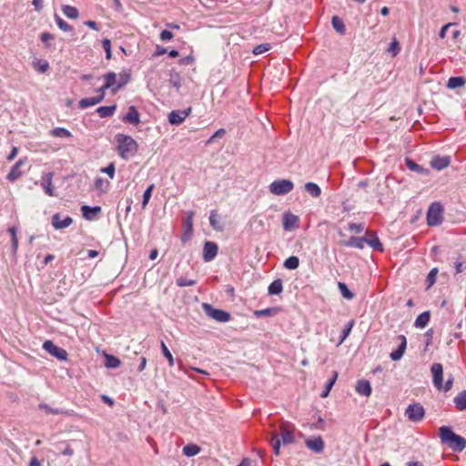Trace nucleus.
Returning a JSON list of instances; mask_svg holds the SVG:
<instances>
[{
  "label": "nucleus",
  "mask_w": 466,
  "mask_h": 466,
  "mask_svg": "<svg viewBox=\"0 0 466 466\" xmlns=\"http://www.w3.org/2000/svg\"><path fill=\"white\" fill-rule=\"evenodd\" d=\"M73 223L71 217L67 216L64 219H61L58 213L54 214L52 217V225L56 229H63L69 227Z\"/></svg>",
  "instance_id": "obj_14"
},
{
  "label": "nucleus",
  "mask_w": 466,
  "mask_h": 466,
  "mask_svg": "<svg viewBox=\"0 0 466 466\" xmlns=\"http://www.w3.org/2000/svg\"><path fill=\"white\" fill-rule=\"evenodd\" d=\"M8 232L10 233L11 238H12V250H13L14 253H15L16 250H17V248H18V238H17V236H16V232H17L16 227L9 228H8Z\"/></svg>",
  "instance_id": "obj_46"
},
{
  "label": "nucleus",
  "mask_w": 466,
  "mask_h": 466,
  "mask_svg": "<svg viewBox=\"0 0 466 466\" xmlns=\"http://www.w3.org/2000/svg\"><path fill=\"white\" fill-rule=\"evenodd\" d=\"M294 188V184L289 179H277L269 185V191L276 196H283Z\"/></svg>",
  "instance_id": "obj_6"
},
{
  "label": "nucleus",
  "mask_w": 466,
  "mask_h": 466,
  "mask_svg": "<svg viewBox=\"0 0 466 466\" xmlns=\"http://www.w3.org/2000/svg\"><path fill=\"white\" fill-rule=\"evenodd\" d=\"M337 378H338V373H337V371H333V375H332V377L329 380V381L327 382L326 387H325V390L320 393V397H321V398H326V397L329 395V391H330L331 388L333 387V385H334V383H335V381H336Z\"/></svg>",
  "instance_id": "obj_40"
},
{
  "label": "nucleus",
  "mask_w": 466,
  "mask_h": 466,
  "mask_svg": "<svg viewBox=\"0 0 466 466\" xmlns=\"http://www.w3.org/2000/svg\"><path fill=\"white\" fill-rule=\"evenodd\" d=\"M439 437L441 443L447 445L455 452H461L466 447V439L454 433L450 426L441 427L439 429Z\"/></svg>",
  "instance_id": "obj_2"
},
{
  "label": "nucleus",
  "mask_w": 466,
  "mask_h": 466,
  "mask_svg": "<svg viewBox=\"0 0 466 466\" xmlns=\"http://www.w3.org/2000/svg\"><path fill=\"white\" fill-rule=\"evenodd\" d=\"M432 382L437 390H441L443 380V367L441 363H433L431 367Z\"/></svg>",
  "instance_id": "obj_9"
},
{
  "label": "nucleus",
  "mask_w": 466,
  "mask_h": 466,
  "mask_svg": "<svg viewBox=\"0 0 466 466\" xmlns=\"http://www.w3.org/2000/svg\"><path fill=\"white\" fill-rule=\"evenodd\" d=\"M53 173L48 172L43 175L41 187L44 189L45 193L50 197L56 196L55 188L52 184Z\"/></svg>",
  "instance_id": "obj_12"
},
{
  "label": "nucleus",
  "mask_w": 466,
  "mask_h": 466,
  "mask_svg": "<svg viewBox=\"0 0 466 466\" xmlns=\"http://www.w3.org/2000/svg\"><path fill=\"white\" fill-rule=\"evenodd\" d=\"M62 11L64 15L70 19H76L79 15L78 10L71 5H64Z\"/></svg>",
  "instance_id": "obj_36"
},
{
  "label": "nucleus",
  "mask_w": 466,
  "mask_h": 466,
  "mask_svg": "<svg viewBox=\"0 0 466 466\" xmlns=\"http://www.w3.org/2000/svg\"><path fill=\"white\" fill-rule=\"evenodd\" d=\"M305 190L313 198H319L321 194L320 187L314 182L306 183Z\"/></svg>",
  "instance_id": "obj_32"
},
{
  "label": "nucleus",
  "mask_w": 466,
  "mask_h": 466,
  "mask_svg": "<svg viewBox=\"0 0 466 466\" xmlns=\"http://www.w3.org/2000/svg\"><path fill=\"white\" fill-rule=\"evenodd\" d=\"M270 48H271V46L269 44L263 43V44L256 46L253 48L252 52L254 55H261V54L268 52Z\"/></svg>",
  "instance_id": "obj_50"
},
{
  "label": "nucleus",
  "mask_w": 466,
  "mask_h": 466,
  "mask_svg": "<svg viewBox=\"0 0 466 466\" xmlns=\"http://www.w3.org/2000/svg\"><path fill=\"white\" fill-rule=\"evenodd\" d=\"M196 284V280L187 279L186 277H180L177 279V285L178 287H189L194 286Z\"/></svg>",
  "instance_id": "obj_53"
},
{
  "label": "nucleus",
  "mask_w": 466,
  "mask_h": 466,
  "mask_svg": "<svg viewBox=\"0 0 466 466\" xmlns=\"http://www.w3.org/2000/svg\"><path fill=\"white\" fill-rule=\"evenodd\" d=\"M81 210L84 218L90 220L93 218V215H96L101 211V208L98 206L89 207L85 205L81 208Z\"/></svg>",
  "instance_id": "obj_28"
},
{
  "label": "nucleus",
  "mask_w": 466,
  "mask_h": 466,
  "mask_svg": "<svg viewBox=\"0 0 466 466\" xmlns=\"http://www.w3.org/2000/svg\"><path fill=\"white\" fill-rule=\"evenodd\" d=\"M399 339H400V344L397 350H393L390 355V359L394 361L400 360L402 358L407 346V340L404 335H400Z\"/></svg>",
  "instance_id": "obj_18"
},
{
  "label": "nucleus",
  "mask_w": 466,
  "mask_h": 466,
  "mask_svg": "<svg viewBox=\"0 0 466 466\" xmlns=\"http://www.w3.org/2000/svg\"><path fill=\"white\" fill-rule=\"evenodd\" d=\"M431 319L430 311H424L420 313L415 319L414 326L416 328L423 329L425 328Z\"/></svg>",
  "instance_id": "obj_25"
},
{
  "label": "nucleus",
  "mask_w": 466,
  "mask_h": 466,
  "mask_svg": "<svg viewBox=\"0 0 466 466\" xmlns=\"http://www.w3.org/2000/svg\"><path fill=\"white\" fill-rule=\"evenodd\" d=\"M298 222H299V217L292 214V213H289V212H286L284 215H283V228L285 230H291L293 228H295L296 227H298Z\"/></svg>",
  "instance_id": "obj_17"
},
{
  "label": "nucleus",
  "mask_w": 466,
  "mask_h": 466,
  "mask_svg": "<svg viewBox=\"0 0 466 466\" xmlns=\"http://www.w3.org/2000/svg\"><path fill=\"white\" fill-rule=\"evenodd\" d=\"M443 208L441 203L431 204L427 212V224L431 227L438 226L442 221Z\"/></svg>",
  "instance_id": "obj_5"
},
{
  "label": "nucleus",
  "mask_w": 466,
  "mask_h": 466,
  "mask_svg": "<svg viewBox=\"0 0 466 466\" xmlns=\"http://www.w3.org/2000/svg\"><path fill=\"white\" fill-rule=\"evenodd\" d=\"M102 46L106 52V59H110L112 57L111 41L108 38H104L102 40Z\"/></svg>",
  "instance_id": "obj_54"
},
{
  "label": "nucleus",
  "mask_w": 466,
  "mask_h": 466,
  "mask_svg": "<svg viewBox=\"0 0 466 466\" xmlns=\"http://www.w3.org/2000/svg\"><path fill=\"white\" fill-rule=\"evenodd\" d=\"M193 216H194V213L192 211H189L187 213V218L184 222V225H185V228H186V233L185 234H187L188 232L191 233L192 231V219H193ZM187 240V237L186 235H184L182 237V241L183 242H186Z\"/></svg>",
  "instance_id": "obj_35"
},
{
  "label": "nucleus",
  "mask_w": 466,
  "mask_h": 466,
  "mask_svg": "<svg viewBox=\"0 0 466 466\" xmlns=\"http://www.w3.org/2000/svg\"><path fill=\"white\" fill-rule=\"evenodd\" d=\"M161 350L164 357L167 360L168 365L170 367L174 366V358L169 350L167 349V345L163 341H161Z\"/></svg>",
  "instance_id": "obj_49"
},
{
  "label": "nucleus",
  "mask_w": 466,
  "mask_h": 466,
  "mask_svg": "<svg viewBox=\"0 0 466 466\" xmlns=\"http://www.w3.org/2000/svg\"><path fill=\"white\" fill-rule=\"evenodd\" d=\"M115 142L117 153L122 159L128 160L137 152V143L131 136L116 134Z\"/></svg>",
  "instance_id": "obj_3"
},
{
  "label": "nucleus",
  "mask_w": 466,
  "mask_h": 466,
  "mask_svg": "<svg viewBox=\"0 0 466 466\" xmlns=\"http://www.w3.org/2000/svg\"><path fill=\"white\" fill-rule=\"evenodd\" d=\"M451 25H452V24H451V23H449V24H446L445 25H443V26L441 28V30H440L439 36H440L441 38H444V37H445V35H446V31H447V29H448L450 26H451Z\"/></svg>",
  "instance_id": "obj_64"
},
{
  "label": "nucleus",
  "mask_w": 466,
  "mask_h": 466,
  "mask_svg": "<svg viewBox=\"0 0 466 466\" xmlns=\"http://www.w3.org/2000/svg\"><path fill=\"white\" fill-rule=\"evenodd\" d=\"M338 287L343 298L347 299H352L354 298V293L349 289L345 283L339 282Z\"/></svg>",
  "instance_id": "obj_44"
},
{
  "label": "nucleus",
  "mask_w": 466,
  "mask_h": 466,
  "mask_svg": "<svg viewBox=\"0 0 466 466\" xmlns=\"http://www.w3.org/2000/svg\"><path fill=\"white\" fill-rule=\"evenodd\" d=\"M405 415L410 421L418 422L424 418L425 410L421 404L415 402L407 407Z\"/></svg>",
  "instance_id": "obj_7"
},
{
  "label": "nucleus",
  "mask_w": 466,
  "mask_h": 466,
  "mask_svg": "<svg viewBox=\"0 0 466 466\" xmlns=\"http://www.w3.org/2000/svg\"><path fill=\"white\" fill-rule=\"evenodd\" d=\"M331 24H332L333 28L338 33H339L340 35H344L345 34V31H346L345 25H344L343 21L339 17L333 16L332 20H331Z\"/></svg>",
  "instance_id": "obj_37"
},
{
  "label": "nucleus",
  "mask_w": 466,
  "mask_h": 466,
  "mask_svg": "<svg viewBox=\"0 0 466 466\" xmlns=\"http://www.w3.org/2000/svg\"><path fill=\"white\" fill-rule=\"evenodd\" d=\"M283 290L282 280L278 279L270 283L268 286V291L269 295H279Z\"/></svg>",
  "instance_id": "obj_31"
},
{
  "label": "nucleus",
  "mask_w": 466,
  "mask_h": 466,
  "mask_svg": "<svg viewBox=\"0 0 466 466\" xmlns=\"http://www.w3.org/2000/svg\"><path fill=\"white\" fill-rule=\"evenodd\" d=\"M299 259L296 256H290L284 261V267L288 269H296L299 268Z\"/></svg>",
  "instance_id": "obj_41"
},
{
  "label": "nucleus",
  "mask_w": 466,
  "mask_h": 466,
  "mask_svg": "<svg viewBox=\"0 0 466 466\" xmlns=\"http://www.w3.org/2000/svg\"><path fill=\"white\" fill-rule=\"evenodd\" d=\"M276 312V309L274 308H268L260 310H256L254 312L255 316L258 318L264 317V316H272Z\"/></svg>",
  "instance_id": "obj_56"
},
{
  "label": "nucleus",
  "mask_w": 466,
  "mask_h": 466,
  "mask_svg": "<svg viewBox=\"0 0 466 466\" xmlns=\"http://www.w3.org/2000/svg\"><path fill=\"white\" fill-rule=\"evenodd\" d=\"M226 135L225 128L218 129L206 142L207 145L212 144L217 138H221Z\"/></svg>",
  "instance_id": "obj_51"
},
{
  "label": "nucleus",
  "mask_w": 466,
  "mask_h": 466,
  "mask_svg": "<svg viewBox=\"0 0 466 466\" xmlns=\"http://www.w3.org/2000/svg\"><path fill=\"white\" fill-rule=\"evenodd\" d=\"M456 408L459 410H466V390L461 391L453 400Z\"/></svg>",
  "instance_id": "obj_30"
},
{
  "label": "nucleus",
  "mask_w": 466,
  "mask_h": 466,
  "mask_svg": "<svg viewBox=\"0 0 466 466\" xmlns=\"http://www.w3.org/2000/svg\"><path fill=\"white\" fill-rule=\"evenodd\" d=\"M356 391L362 396L369 397L371 394V386L369 380H360L357 381Z\"/></svg>",
  "instance_id": "obj_19"
},
{
  "label": "nucleus",
  "mask_w": 466,
  "mask_h": 466,
  "mask_svg": "<svg viewBox=\"0 0 466 466\" xmlns=\"http://www.w3.org/2000/svg\"><path fill=\"white\" fill-rule=\"evenodd\" d=\"M451 163L450 157L435 156L431 160V167L436 170H442Z\"/></svg>",
  "instance_id": "obj_16"
},
{
  "label": "nucleus",
  "mask_w": 466,
  "mask_h": 466,
  "mask_svg": "<svg viewBox=\"0 0 466 466\" xmlns=\"http://www.w3.org/2000/svg\"><path fill=\"white\" fill-rule=\"evenodd\" d=\"M108 182L102 177H96L95 180V187L102 193L106 192Z\"/></svg>",
  "instance_id": "obj_48"
},
{
  "label": "nucleus",
  "mask_w": 466,
  "mask_h": 466,
  "mask_svg": "<svg viewBox=\"0 0 466 466\" xmlns=\"http://www.w3.org/2000/svg\"><path fill=\"white\" fill-rule=\"evenodd\" d=\"M25 163V160L19 159L11 168L10 172L7 174L6 178L7 180L14 182L17 178H19L22 176V172L20 171V167L23 166Z\"/></svg>",
  "instance_id": "obj_20"
},
{
  "label": "nucleus",
  "mask_w": 466,
  "mask_h": 466,
  "mask_svg": "<svg viewBox=\"0 0 466 466\" xmlns=\"http://www.w3.org/2000/svg\"><path fill=\"white\" fill-rule=\"evenodd\" d=\"M191 113V107H188L184 110H174L171 111L168 115V121L172 125H179L181 124L187 116Z\"/></svg>",
  "instance_id": "obj_10"
},
{
  "label": "nucleus",
  "mask_w": 466,
  "mask_h": 466,
  "mask_svg": "<svg viewBox=\"0 0 466 466\" xmlns=\"http://www.w3.org/2000/svg\"><path fill=\"white\" fill-rule=\"evenodd\" d=\"M173 36H174L173 33L171 31H168V30H163L160 33V39L162 41H168V40L172 39Z\"/></svg>",
  "instance_id": "obj_62"
},
{
  "label": "nucleus",
  "mask_w": 466,
  "mask_h": 466,
  "mask_svg": "<svg viewBox=\"0 0 466 466\" xmlns=\"http://www.w3.org/2000/svg\"><path fill=\"white\" fill-rule=\"evenodd\" d=\"M200 452V448L197 444H187L183 448V454L187 457H193Z\"/></svg>",
  "instance_id": "obj_33"
},
{
  "label": "nucleus",
  "mask_w": 466,
  "mask_h": 466,
  "mask_svg": "<svg viewBox=\"0 0 466 466\" xmlns=\"http://www.w3.org/2000/svg\"><path fill=\"white\" fill-rule=\"evenodd\" d=\"M55 20L59 29L63 30L64 32H71L73 30V27L65 20H63L58 15H55Z\"/></svg>",
  "instance_id": "obj_45"
},
{
  "label": "nucleus",
  "mask_w": 466,
  "mask_h": 466,
  "mask_svg": "<svg viewBox=\"0 0 466 466\" xmlns=\"http://www.w3.org/2000/svg\"><path fill=\"white\" fill-rule=\"evenodd\" d=\"M39 408L41 410H44L46 413H49V414H60V413H62V411H60L59 410L53 409L49 405L45 404V403L40 404Z\"/></svg>",
  "instance_id": "obj_59"
},
{
  "label": "nucleus",
  "mask_w": 466,
  "mask_h": 466,
  "mask_svg": "<svg viewBox=\"0 0 466 466\" xmlns=\"http://www.w3.org/2000/svg\"><path fill=\"white\" fill-rule=\"evenodd\" d=\"M452 384H453V378H452V376H450L447 379L445 384L444 385L442 384L441 390H443L445 392H447L451 390Z\"/></svg>",
  "instance_id": "obj_63"
},
{
  "label": "nucleus",
  "mask_w": 466,
  "mask_h": 466,
  "mask_svg": "<svg viewBox=\"0 0 466 466\" xmlns=\"http://www.w3.org/2000/svg\"><path fill=\"white\" fill-rule=\"evenodd\" d=\"M43 349L48 352L51 356L56 358L59 360H67V352L66 350L56 346L51 340H46L43 344Z\"/></svg>",
  "instance_id": "obj_8"
},
{
  "label": "nucleus",
  "mask_w": 466,
  "mask_h": 466,
  "mask_svg": "<svg viewBox=\"0 0 466 466\" xmlns=\"http://www.w3.org/2000/svg\"><path fill=\"white\" fill-rule=\"evenodd\" d=\"M349 230L354 231L356 233H360L364 229L363 224H356V223H350L348 226Z\"/></svg>",
  "instance_id": "obj_60"
},
{
  "label": "nucleus",
  "mask_w": 466,
  "mask_h": 466,
  "mask_svg": "<svg viewBox=\"0 0 466 466\" xmlns=\"http://www.w3.org/2000/svg\"><path fill=\"white\" fill-rule=\"evenodd\" d=\"M130 80V74L127 71H123L119 74L117 84L113 87V94H116L119 89L123 88Z\"/></svg>",
  "instance_id": "obj_24"
},
{
  "label": "nucleus",
  "mask_w": 466,
  "mask_h": 466,
  "mask_svg": "<svg viewBox=\"0 0 466 466\" xmlns=\"http://www.w3.org/2000/svg\"><path fill=\"white\" fill-rule=\"evenodd\" d=\"M438 272H439V270L437 268H431V271L429 272V274L426 278V284H427L426 289H429L431 287H432L435 284Z\"/></svg>",
  "instance_id": "obj_42"
},
{
  "label": "nucleus",
  "mask_w": 466,
  "mask_h": 466,
  "mask_svg": "<svg viewBox=\"0 0 466 466\" xmlns=\"http://www.w3.org/2000/svg\"><path fill=\"white\" fill-rule=\"evenodd\" d=\"M102 101H103V95H98L97 96H95V97L83 98L79 101V107L84 109V108H86L89 106H96Z\"/></svg>",
  "instance_id": "obj_22"
},
{
  "label": "nucleus",
  "mask_w": 466,
  "mask_h": 466,
  "mask_svg": "<svg viewBox=\"0 0 466 466\" xmlns=\"http://www.w3.org/2000/svg\"><path fill=\"white\" fill-rule=\"evenodd\" d=\"M169 82L172 85V86L176 87L177 89H179L182 82L180 75L177 72H172L170 74Z\"/></svg>",
  "instance_id": "obj_47"
},
{
  "label": "nucleus",
  "mask_w": 466,
  "mask_h": 466,
  "mask_svg": "<svg viewBox=\"0 0 466 466\" xmlns=\"http://www.w3.org/2000/svg\"><path fill=\"white\" fill-rule=\"evenodd\" d=\"M154 189V185L151 184L147 187V188L145 190L144 194H143V200H142V207L145 208L148 202H149V199L151 198V195H152V191Z\"/></svg>",
  "instance_id": "obj_52"
},
{
  "label": "nucleus",
  "mask_w": 466,
  "mask_h": 466,
  "mask_svg": "<svg viewBox=\"0 0 466 466\" xmlns=\"http://www.w3.org/2000/svg\"><path fill=\"white\" fill-rule=\"evenodd\" d=\"M405 163H406V166L407 167L411 170V171H415L417 173H420V174H424L426 173V169L423 168L421 166L418 165L417 163H415L413 160H411L410 158H406L405 159Z\"/></svg>",
  "instance_id": "obj_39"
},
{
  "label": "nucleus",
  "mask_w": 466,
  "mask_h": 466,
  "mask_svg": "<svg viewBox=\"0 0 466 466\" xmlns=\"http://www.w3.org/2000/svg\"><path fill=\"white\" fill-rule=\"evenodd\" d=\"M365 244H366L365 238H357V237H350L347 241L343 242V245L346 247H355L359 249L364 248Z\"/></svg>",
  "instance_id": "obj_23"
},
{
  "label": "nucleus",
  "mask_w": 466,
  "mask_h": 466,
  "mask_svg": "<svg viewBox=\"0 0 466 466\" xmlns=\"http://www.w3.org/2000/svg\"><path fill=\"white\" fill-rule=\"evenodd\" d=\"M400 51V43L394 39L388 48V52L390 53L393 56H397Z\"/></svg>",
  "instance_id": "obj_55"
},
{
  "label": "nucleus",
  "mask_w": 466,
  "mask_h": 466,
  "mask_svg": "<svg viewBox=\"0 0 466 466\" xmlns=\"http://www.w3.org/2000/svg\"><path fill=\"white\" fill-rule=\"evenodd\" d=\"M100 171L106 174L111 179H113L116 171L114 163H110L107 167L101 168Z\"/></svg>",
  "instance_id": "obj_58"
},
{
  "label": "nucleus",
  "mask_w": 466,
  "mask_h": 466,
  "mask_svg": "<svg viewBox=\"0 0 466 466\" xmlns=\"http://www.w3.org/2000/svg\"><path fill=\"white\" fill-rule=\"evenodd\" d=\"M218 247L215 242L207 241L203 248V259L206 262L213 260L218 255Z\"/></svg>",
  "instance_id": "obj_11"
},
{
  "label": "nucleus",
  "mask_w": 466,
  "mask_h": 466,
  "mask_svg": "<svg viewBox=\"0 0 466 466\" xmlns=\"http://www.w3.org/2000/svg\"><path fill=\"white\" fill-rule=\"evenodd\" d=\"M466 84V78L463 76H451L449 78L447 87L450 89H455L461 87Z\"/></svg>",
  "instance_id": "obj_27"
},
{
  "label": "nucleus",
  "mask_w": 466,
  "mask_h": 466,
  "mask_svg": "<svg viewBox=\"0 0 466 466\" xmlns=\"http://www.w3.org/2000/svg\"><path fill=\"white\" fill-rule=\"evenodd\" d=\"M295 427L288 421H281L279 431L274 432L270 437V443L276 456L280 453V446L295 442Z\"/></svg>",
  "instance_id": "obj_1"
},
{
  "label": "nucleus",
  "mask_w": 466,
  "mask_h": 466,
  "mask_svg": "<svg viewBox=\"0 0 466 466\" xmlns=\"http://www.w3.org/2000/svg\"><path fill=\"white\" fill-rule=\"evenodd\" d=\"M202 308L208 317L215 319L218 322L225 323L229 321L231 319V316L228 311L215 309L208 303H203Z\"/></svg>",
  "instance_id": "obj_4"
},
{
  "label": "nucleus",
  "mask_w": 466,
  "mask_h": 466,
  "mask_svg": "<svg viewBox=\"0 0 466 466\" xmlns=\"http://www.w3.org/2000/svg\"><path fill=\"white\" fill-rule=\"evenodd\" d=\"M40 39L43 43L46 44V46H49L48 42L54 39V35L48 32H44L41 34Z\"/></svg>",
  "instance_id": "obj_61"
},
{
  "label": "nucleus",
  "mask_w": 466,
  "mask_h": 466,
  "mask_svg": "<svg viewBox=\"0 0 466 466\" xmlns=\"http://www.w3.org/2000/svg\"><path fill=\"white\" fill-rule=\"evenodd\" d=\"M306 447L315 453H320L324 450V441L320 436L308 439L305 441Z\"/></svg>",
  "instance_id": "obj_13"
},
{
  "label": "nucleus",
  "mask_w": 466,
  "mask_h": 466,
  "mask_svg": "<svg viewBox=\"0 0 466 466\" xmlns=\"http://www.w3.org/2000/svg\"><path fill=\"white\" fill-rule=\"evenodd\" d=\"M105 360H106V363H105L106 367L109 368V369L118 368L121 364V361L118 358H116L113 355H109V354L106 355Z\"/></svg>",
  "instance_id": "obj_34"
},
{
  "label": "nucleus",
  "mask_w": 466,
  "mask_h": 466,
  "mask_svg": "<svg viewBox=\"0 0 466 466\" xmlns=\"http://www.w3.org/2000/svg\"><path fill=\"white\" fill-rule=\"evenodd\" d=\"M122 120L125 123L138 125L140 123L139 114L135 106L128 107L127 113L123 116Z\"/></svg>",
  "instance_id": "obj_15"
},
{
  "label": "nucleus",
  "mask_w": 466,
  "mask_h": 466,
  "mask_svg": "<svg viewBox=\"0 0 466 466\" xmlns=\"http://www.w3.org/2000/svg\"><path fill=\"white\" fill-rule=\"evenodd\" d=\"M51 135L56 137H66L69 138L72 137V133L64 127H55L51 130Z\"/></svg>",
  "instance_id": "obj_38"
},
{
  "label": "nucleus",
  "mask_w": 466,
  "mask_h": 466,
  "mask_svg": "<svg viewBox=\"0 0 466 466\" xmlns=\"http://www.w3.org/2000/svg\"><path fill=\"white\" fill-rule=\"evenodd\" d=\"M218 215H217V212L216 210H212L210 212V216H209V223H210V226L217 231H222L223 230V227L220 225L219 221L218 220L217 218Z\"/></svg>",
  "instance_id": "obj_43"
},
{
  "label": "nucleus",
  "mask_w": 466,
  "mask_h": 466,
  "mask_svg": "<svg viewBox=\"0 0 466 466\" xmlns=\"http://www.w3.org/2000/svg\"><path fill=\"white\" fill-rule=\"evenodd\" d=\"M116 105H112V106H99L96 109V112L100 117L105 118V117L113 116L114 113L116 112Z\"/></svg>",
  "instance_id": "obj_29"
},
{
  "label": "nucleus",
  "mask_w": 466,
  "mask_h": 466,
  "mask_svg": "<svg viewBox=\"0 0 466 466\" xmlns=\"http://www.w3.org/2000/svg\"><path fill=\"white\" fill-rule=\"evenodd\" d=\"M352 327H353L352 320L345 325L344 329H342V334H341L340 341H339L340 343L343 342L346 339V338L350 335Z\"/></svg>",
  "instance_id": "obj_57"
},
{
  "label": "nucleus",
  "mask_w": 466,
  "mask_h": 466,
  "mask_svg": "<svg viewBox=\"0 0 466 466\" xmlns=\"http://www.w3.org/2000/svg\"><path fill=\"white\" fill-rule=\"evenodd\" d=\"M103 78L105 80V83L103 85V89L111 88L113 90V87H116V84H117L116 73L108 72L103 76Z\"/></svg>",
  "instance_id": "obj_21"
},
{
  "label": "nucleus",
  "mask_w": 466,
  "mask_h": 466,
  "mask_svg": "<svg viewBox=\"0 0 466 466\" xmlns=\"http://www.w3.org/2000/svg\"><path fill=\"white\" fill-rule=\"evenodd\" d=\"M366 243L375 250H383V246L375 233L370 234V238H366Z\"/></svg>",
  "instance_id": "obj_26"
}]
</instances>
